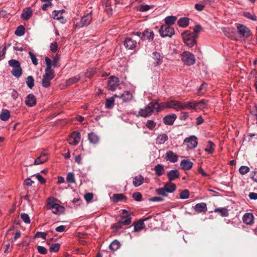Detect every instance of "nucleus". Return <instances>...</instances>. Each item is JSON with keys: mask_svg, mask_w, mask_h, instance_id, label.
I'll list each match as a JSON object with an SVG mask.
<instances>
[{"mask_svg": "<svg viewBox=\"0 0 257 257\" xmlns=\"http://www.w3.org/2000/svg\"><path fill=\"white\" fill-rule=\"evenodd\" d=\"M45 62L47 67L45 69V74L43 76L42 84L44 87L48 88L50 85L51 80L54 78L55 74L54 71L51 69V60L48 57H46Z\"/></svg>", "mask_w": 257, "mask_h": 257, "instance_id": "nucleus-1", "label": "nucleus"}, {"mask_svg": "<svg viewBox=\"0 0 257 257\" xmlns=\"http://www.w3.org/2000/svg\"><path fill=\"white\" fill-rule=\"evenodd\" d=\"M48 208L55 214H60L64 211V208L58 203V200L53 197L48 199Z\"/></svg>", "mask_w": 257, "mask_h": 257, "instance_id": "nucleus-2", "label": "nucleus"}, {"mask_svg": "<svg viewBox=\"0 0 257 257\" xmlns=\"http://www.w3.org/2000/svg\"><path fill=\"white\" fill-rule=\"evenodd\" d=\"M8 64L12 68V74L17 78H19L22 74V68L20 62L15 59H11Z\"/></svg>", "mask_w": 257, "mask_h": 257, "instance_id": "nucleus-3", "label": "nucleus"}, {"mask_svg": "<svg viewBox=\"0 0 257 257\" xmlns=\"http://www.w3.org/2000/svg\"><path fill=\"white\" fill-rule=\"evenodd\" d=\"M182 38L185 44L189 47H192L196 43L197 33H182Z\"/></svg>", "mask_w": 257, "mask_h": 257, "instance_id": "nucleus-4", "label": "nucleus"}, {"mask_svg": "<svg viewBox=\"0 0 257 257\" xmlns=\"http://www.w3.org/2000/svg\"><path fill=\"white\" fill-rule=\"evenodd\" d=\"M181 58L183 63L187 66L194 65L196 61L195 56L188 51H184L181 55Z\"/></svg>", "mask_w": 257, "mask_h": 257, "instance_id": "nucleus-5", "label": "nucleus"}, {"mask_svg": "<svg viewBox=\"0 0 257 257\" xmlns=\"http://www.w3.org/2000/svg\"><path fill=\"white\" fill-rule=\"evenodd\" d=\"M155 112L154 104L153 102H151L144 108L140 109L139 112L140 115L147 117L152 115Z\"/></svg>", "mask_w": 257, "mask_h": 257, "instance_id": "nucleus-6", "label": "nucleus"}, {"mask_svg": "<svg viewBox=\"0 0 257 257\" xmlns=\"http://www.w3.org/2000/svg\"><path fill=\"white\" fill-rule=\"evenodd\" d=\"M92 20L91 13H88L87 15L82 17L80 21L75 24L76 28H82L88 26Z\"/></svg>", "mask_w": 257, "mask_h": 257, "instance_id": "nucleus-7", "label": "nucleus"}, {"mask_svg": "<svg viewBox=\"0 0 257 257\" xmlns=\"http://www.w3.org/2000/svg\"><path fill=\"white\" fill-rule=\"evenodd\" d=\"M177 20V18L175 16H170L165 18L164 21L167 24V26H165V32H175L174 29L171 26L173 25Z\"/></svg>", "mask_w": 257, "mask_h": 257, "instance_id": "nucleus-8", "label": "nucleus"}, {"mask_svg": "<svg viewBox=\"0 0 257 257\" xmlns=\"http://www.w3.org/2000/svg\"><path fill=\"white\" fill-rule=\"evenodd\" d=\"M184 143L186 145L188 149H193L197 146V138L195 136H191L185 139Z\"/></svg>", "mask_w": 257, "mask_h": 257, "instance_id": "nucleus-9", "label": "nucleus"}, {"mask_svg": "<svg viewBox=\"0 0 257 257\" xmlns=\"http://www.w3.org/2000/svg\"><path fill=\"white\" fill-rule=\"evenodd\" d=\"M80 140V135L78 132H73L68 139V142L70 145L75 146L77 145Z\"/></svg>", "mask_w": 257, "mask_h": 257, "instance_id": "nucleus-10", "label": "nucleus"}, {"mask_svg": "<svg viewBox=\"0 0 257 257\" xmlns=\"http://www.w3.org/2000/svg\"><path fill=\"white\" fill-rule=\"evenodd\" d=\"M131 222V218L130 217H126L125 219H122L121 220H119L115 224H113L112 228L115 230H117L119 229L122 228L123 225H128Z\"/></svg>", "mask_w": 257, "mask_h": 257, "instance_id": "nucleus-11", "label": "nucleus"}, {"mask_svg": "<svg viewBox=\"0 0 257 257\" xmlns=\"http://www.w3.org/2000/svg\"><path fill=\"white\" fill-rule=\"evenodd\" d=\"M119 80L118 78L115 76H111L109 78L108 81V87L111 91L116 90L117 87L118 86Z\"/></svg>", "mask_w": 257, "mask_h": 257, "instance_id": "nucleus-12", "label": "nucleus"}, {"mask_svg": "<svg viewBox=\"0 0 257 257\" xmlns=\"http://www.w3.org/2000/svg\"><path fill=\"white\" fill-rule=\"evenodd\" d=\"M169 108H173L177 111L183 109V102L172 100L169 101Z\"/></svg>", "mask_w": 257, "mask_h": 257, "instance_id": "nucleus-13", "label": "nucleus"}, {"mask_svg": "<svg viewBox=\"0 0 257 257\" xmlns=\"http://www.w3.org/2000/svg\"><path fill=\"white\" fill-rule=\"evenodd\" d=\"M114 97L121 98L123 102H127L132 100L133 95L128 91H124L120 94H114Z\"/></svg>", "mask_w": 257, "mask_h": 257, "instance_id": "nucleus-14", "label": "nucleus"}, {"mask_svg": "<svg viewBox=\"0 0 257 257\" xmlns=\"http://www.w3.org/2000/svg\"><path fill=\"white\" fill-rule=\"evenodd\" d=\"M64 11V10L54 11L53 13V18L59 21L62 24L65 23L66 21L65 18L62 16V14Z\"/></svg>", "mask_w": 257, "mask_h": 257, "instance_id": "nucleus-15", "label": "nucleus"}, {"mask_svg": "<svg viewBox=\"0 0 257 257\" xmlns=\"http://www.w3.org/2000/svg\"><path fill=\"white\" fill-rule=\"evenodd\" d=\"M155 112H159L166 108H169V101L158 103L154 102Z\"/></svg>", "mask_w": 257, "mask_h": 257, "instance_id": "nucleus-16", "label": "nucleus"}, {"mask_svg": "<svg viewBox=\"0 0 257 257\" xmlns=\"http://www.w3.org/2000/svg\"><path fill=\"white\" fill-rule=\"evenodd\" d=\"M244 223L248 225H252L254 222V217L251 213H246L242 217Z\"/></svg>", "mask_w": 257, "mask_h": 257, "instance_id": "nucleus-17", "label": "nucleus"}, {"mask_svg": "<svg viewBox=\"0 0 257 257\" xmlns=\"http://www.w3.org/2000/svg\"><path fill=\"white\" fill-rule=\"evenodd\" d=\"M166 159L172 163H176L178 161V156L172 151H169L166 153Z\"/></svg>", "mask_w": 257, "mask_h": 257, "instance_id": "nucleus-18", "label": "nucleus"}, {"mask_svg": "<svg viewBox=\"0 0 257 257\" xmlns=\"http://www.w3.org/2000/svg\"><path fill=\"white\" fill-rule=\"evenodd\" d=\"M47 156V154L42 152L41 155L35 160L34 164L38 165L46 162L48 160Z\"/></svg>", "mask_w": 257, "mask_h": 257, "instance_id": "nucleus-19", "label": "nucleus"}, {"mask_svg": "<svg viewBox=\"0 0 257 257\" xmlns=\"http://www.w3.org/2000/svg\"><path fill=\"white\" fill-rule=\"evenodd\" d=\"M26 104L29 107H32L36 104V98L33 94H29L26 98Z\"/></svg>", "mask_w": 257, "mask_h": 257, "instance_id": "nucleus-20", "label": "nucleus"}, {"mask_svg": "<svg viewBox=\"0 0 257 257\" xmlns=\"http://www.w3.org/2000/svg\"><path fill=\"white\" fill-rule=\"evenodd\" d=\"M176 117V115L175 114L168 115L164 117L163 121L167 125H172Z\"/></svg>", "mask_w": 257, "mask_h": 257, "instance_id": "nucleus-21", "label": "nucleus"}, {"mask_svg": "<svg viewBox=\"0 0 257 257\" xmlns=\"http://www.w3.org/2000/svg\"><path fill=\"white\" fill-rule=\"evenodd\" d=\"M180 166L184 170H188L192 167L193 163L189 160H183L180 162Z\"/></svg>", "mask_w": 257, "mask_h": 257, "instance_id": "nucleus-22", "label": "nucleus"}, {"mask_svg": "<svg viewBox=\"0 0 257 257\" xmlns=\"http://www.w3.org/2000/svg\"><path fill=\"white\" fill-rule=\"evenodd\" d=\"M147 220V218L144 219L143 220H140L134 224V231L135 232H139L144 229L145 227L144 221Z\"/></svg>", "mask_w": 257, "mask_h": 257, "instance_id": "nucleus-23", "label": "nucleus"}, {"mask_svg": "<svg viewBox=\"0 0 257 257\" xmlns=\"http://www.w3.org/2000/svg\"><path fill=\"white\" fill-rule=\"evenodd\" d=\"M33 11L31 8H28L24 9L21 14V18L24 20H27L31 17Z\"/></svg>", "mask_w": 257, "mask_h": 257, "instance_id": "nucleus-24", "label": "nucleus"}, {"mask_svg": "<svg viewBox=\"0 0 257 257\" xmlns=\"http://www.w3.org/2000/svg\"><path fill=\"white\" fill-rule=\"evenodd\" d=\"M168 139V136L165 134H161L158 136L156 139V143L158 145L163 144Z\"/></svg>", "mask_w": 257, "mask_h": 257, "instance_id": "nucleus-25", "label": "nucleus"}, {"mask_svg": "<svg viewBox=\"0 0 257 257\" xmlns=\"http://www.w3.org/2000/svg\"><path fill=\"white\" fill-rule=\"evenodd\" d=\"M194 210L198 212H205L207 211L206 204L205 203H200L196 204Z\"/></svg>", "mask_w": 257, "mask_h": 257, "instance_id": "nucleus-26", "label": "nucleus"}, {"mask_svg": "<svg viewBox=\"0 0 257 257\" xmlns=\"http://www.w3.org/2000/svg\"><path fill=\"white\" fill-rule=\"evenodd\" d=\"M179 176V173L177 170H173L167 173L169 180L171 181L174 180Z\"/></svg>", "mask_w": 257, "mask_h": 257, "instance_id": "nucleus-27", "label": "nucleus"}, {"mask_svg": "<svg viewBox=\"0 0 257 257\" xmlns=\"http://www.w3.org/2000/svg\"><path fill=\"white\" fill-rule=\"evenodd\" d=\"M189 23V19L187 17L181 18L177 21L178 25L182 28L186 27Z\"/></svg>", "mask_w": 257, "mask_h": 257, "instance_id": "nucleus-28", "label": "nucleus"}, {"mask_svg": "<svg viewBox=\"0 0 257 257\" xmlns=\"http://www.w3.org/2000/svg\"><path fill=\"white\" fill-rule=\"evenodd\" d=\"M11 116L10 111L7 109H3L0 113V119L3 121L8 120Z\"/></svg>", "mask_w": 257, "mask_h": 257, "instance_id": "nucleus-29", "label": "nucleus"}, {"mask_svg": "<svg viewBox=\"0 0 257 257\" xmlns=\"http://www.w3.org/2000/svg\"><path fill=\"white\" fill-rule=\"evenodd\" d=\"M142 40H153L154 38V33H137Z\"/></svg>", "mask_w": 257, "mask_h": 257, "instance_id": "nucleus-30", "label": "nucleus"}, {"mask_svg": "<svg viewBox=\"0 0 257 257\" xmlns=\"http://www.w3.org/2000/svg\"><path fill=\"white\" fill-rule=\"evenodd\" d=\"M136 43L131 38H126L124 42V46L128 49H133L136 46Z\"/></svg>", "mask_w": 257, "mask_h": 257, "instance_id": "nucleus-31", "label": "nucleus"}, {"mask_svg": "<svg viewBox=\"0 0 257 257\" xmlns=\"http://www.w3.org/2000/svg\"><path fill=\"white\" fill-rule=\"evenodd\" d=\"M195 110L203 109L207 106V101L203 99L199 101H195Z\"/></svg>", "mask_w": 257, "mask_h": 257, "instance_id": "nucleus-32", "label": "nucleus"}, {"mask_svg": "<svg viewBox=\"0 0 257 257\" xmlns=\"http://www.w3.org/2000/svg\"><path fill=\"white\" fill-rule=\"evenodd\" d=\"M88 140L91 144H96L99 141V137L94 133L88 134Z\"/></svg>", "mask_w": 257, "mask_h": 257, "instance_id": "nucleus-33", "label": "nucleus"}, {"mask_svg": "<svg viewBox=\"0 0 257 257\" xmlns=\"http://www.w3.org/2000/svg\"><path fill=\"white\" fill-rule=\"evenodd\" d=\"M144 182V177L141 176L139 175L138 176H136L134 179H133V185L135 187H138L140 185H141Z\"/></svg>", "mask_w": 257, "mask_h": 257, "instance_id": "nucleus-34", "label": "nucleus"}, {"mask_svg": "<svg viewBox=\"0 0 257 257\" xmlns=\"http://www.w3.org/2000/svg\"><path fill=\"white\" fill-rule=\"evenodd\" d=\"M164 187L167 190L168 193H172L176 190V187L175 184L171 182L166 183L164 185Z\"/></svg>", "mask_w": 257, "mask_h": 257, "instance_id": "nucleus-35", "label": "nucleus"}, {"mask_svg": "<svg viewBox=\"0 0 257 257\" xmlns=\"http://www.w3.org/2000/svg\"><path fill=\"white\" fill-rule=\"evenodd\" d=\"M153 58L154 59L156 60L157 62L155 63V66L160 65L162 62L163 57L161 54L157 52H155L153 53Z\"/></svg>", "mask_w": 257, "mask_h": 257, "instance_id": "nucleus-36", "label": "nucleus"}, {"mask_svg": "<svg viewBox=\"0 0 257 257\" xmlns=\"http://www.w3.org/2000/svg\"><path fill=\"white\" fill-rule=\"evenodd\" d=\"M154 170L156 175L158 176H160L163 175L165 172V169L163 165L158 164L154 167Z\"/></svg>", "mask_w": 257, "mask_h": 257, "instance_id": "nucleus-37", "label": "nucleus"}, {"mask_svg": "<svg viewBox=\"0 0 257 257\" xmlns=\"http://www.w3.org/2000/svg\"><path fill=\"white\" fill-rule=\"evenodd\" d=\"M183 109L188 108L189 109L195 110V101L183 102Z\"/></svg>", "mask_w": 257, "mask_h": 257, "instance_id": "nucleus-38", "label": "nucleus"}, {"mask_svg": "<svg viewBox=\"0 0 257 257\" xmlns=\"http://www.w3.org/2000/svg\"><path fill=\"white\" fill-rule=\"evenodd\" d=\"M116 98L114 97V95L113 96L106 99L105 102V107L108 109H111L113 107L114 102V98Z\"/></svg>", "mask_w": 257, "mask_h": 257, "instance_id": "nucleus-39", "label": "nucleus"}, {"mask_svg": "<svg viewBox=\"0 0 257 257\" xmlns=\"http://www.w3.org/2000/svg\"><path fill=\"white\" fill-rule=\"evenodd\" d=\"M120 247V243L118 241L114 240L109 244V248L111 250L115 251Z\"/></svg>", "mask_w": 257, "mask_h": 257, "instance_id": "nucleus-40", "label": "nucleus"}, {"mask_svg": "<svg viewBox=\"0 0 257 257\" xmlns=\"http://www.w3.org/2000/svg\"><path fill=\"white\" fill-rule=\"evenodd\" d=\"M214 144L212 142L209 141L207 146L205 149V151L208 154H212L214 151Z\"/></svg>", "mask_w": 257, "mask_h": 257, "instance_id": "nucleus-41", "label": "nucleus"}, {"mask_svg": "<svg viewBox=\"0 0 257 257\" xmlns=\"http://www.w3.org/2000/svg\"><path fill=\"white\" fill-rule=\"evenodd\" d=\"M81 78L80 76L72 77L66 81V85H70L78 82Z\"/></svg>", "mask_w": 257, "mask_h": 257, "instance_id": "nucleus-42", "label": "nucleus"}, {"mask_svg": "<svg viewBox=\"0 0 257 257\" xmlns=\"http://www.w3.org/2000/svg\"><path fill=\"white\" fill-rule=\"evenodd\" d=\"M26 84L28 87L32 89L34 85V79L32 76H29L26 79Z\"/></svg>", "mask_w": 257, "mask_h": 257, "instance_id": "nucleus-43", "label": "nucleus"}, {"mask_svg": "<svg viewBox=\"0 0 257 257\" xmlns=\"http://www.w3.org/2000/svg\"><path fill=\"white\" fill-rule=\"evenodd\" d=\"M156 191L157 193L160 195H162L165 197L167 196L168 192L164 187L156 189Z\"/></svg>", "mask_w": 257, "mask_h": 257, "instance_id": "nucleus-44", "label": "nucleus"}, {"mask_svg": "<svg viewBox=\"0 0 257 257\" xmlns=\"http://www.w3.org/2000/svg\"><path fill=\"white\" fill-rule=\"evenodd\" d=\"M179 197L181 199H186L188 198L189 197V191L187 189L183 190L180 193Z\"/></svg>", "mask_w": 257, "mask_h": 257, "instance_id": "nucleus-45", "label": "nucleus"}, {"mask_svg": "<svg viewBox=\"0 0 257 257\" xmlns=\"http://www.w3.org/2000/svg\"><path fill=\"white\" fill-rule=\"evenodd\" d=\"M60 59V56L57 54L53 58V60H51L52 66H53L54 67H58L59 66V60Z\"/></svg>", "mask_w": 257, "mask_h": 257, "instance_id": "nucleus-46", "label": "nucleus"}, {"mask_svg": "<svg viewBox=\"0 0 257 257\" xmlns=\"http://www.w3.org/2000/svg\"><path fill=\"white\" fill-rule=\"evenodd\" d=\"M146 126L150 130H153L156 126V123L153 120H149L146 123Z\"/></svg>", "mask_w": 257, "mask_h": 257, "instance_id": "nucleus-47", "label": "nucleus"}, {"mask_svg": "<svg viewBox=\"0 0 257 257\" xmlns=\"http://www.w3.org/2000/svg\"><path fill=\"white\" fill-rule=\"evenodd\" d=\"M66 180L70 183H75V181L74 173L72 172L68 173L67 176Z\"/></svg>", "mask_w": 257, "mask_h": 257, "instance_id": "nucleus-48", "label": "nucleus"}, {"mask_svg": "<svg viewBox=\"0 0 257 257\" xmlns=\"http://www.w3.org/2000/svg\"><path fill=\"white\" fill-rule=\"evenodd\" d=\"M113 200L117 202L125 199V197L121 194H114L113 196Z\"/></svg>", "mask_w": 257, "mask_h": 257, "instance_id": "nucleus-49", "label": "nucleus"}, {"mask_svg": "<svg viewBox=\"0 0 257 257\" xmlns=\"http://www.w3.org/2000/svg\"><path fill=\"white\" fill-rule=\"evenodd\" d=\"M207 84L206 83H203L199 88L198 89V95H201L204 93V92L206 90V88L207 87Z\"/></svg>", "mask_w": 257, "mask_h": 257, "instance_id": "nucleus-50", "label": "nucleus"}, {"mask_svg": "<svg viewBox=\"0 0 257 257\" xmlns=\"http://www.w3.org/2000/svg\"><path fill=\"white\" fill-rule=\"evenodd\" d=\"M29 54L33 64L35 66L37 65L38 64V62L36 55L31 52H29Z\"/></svg>", "mask_w": 257, "mask_h": 257, "instance_id": "nucleus-51", "label": "nucleus"}, {"mask_svg": "<svg viewBox=\"0 0 257 257\" xmlns=\"http://www.w3.org/2000/svg\"><path fill=\"white\" fill-rule=\"evenodd\" d=\"M239 171L241 175H244L249 171V168L246 166H242L240 167Z\"/></svg>", "mask_w": 257, "mask_h": 257, "instance_id": "nucleus-52", "label": "nucleus"}, {"mask_svg": "<svg viewBox=\"0 0 257 257\" xmlns=\"http://www.w3.org/2000/svg\"><path fill=\"white\" fill-rule=\"evenodd\" d=\"M238 32H250L249 30L245 26L242 25H238L237 26Z\"/></svg>", "mask_w": 257, "mask_h": 257, "instance_id": "nucleus-53", "label": "nucleus"}, {"mask_svg": "<svg viewBox=\"0 0 257 257\" xmlns=\"http://www.w3.org/2000/svg\"><path fill=\"white\" fill-rule=\"evenodd\" d=\"M21 217L22 220L26 223H29L30 222V218L29 215L26 213H22L21 214Z\"/></svg>", "mask_w": 257, "mask_h": 257, "instance_id": "nucleus-54", "label": "nucleus"}, {"mask_svg": "<svg viewBox=\"0 0 257 257\" xmlns=\"http://www.w3.org/2000/svg\"><path fill=\"white\" fill-rule=\"evenodd\" d=\"M60 248V244L59 243H55L52 244L50 247V250L51 252H57Z\"/></svg>", "mask_w": 257, "mask_h": 257, "instance_id": "nucleus-55", "label": "nucleus"}, {"mask_svg": "<svg viewBox=\"0 0 257 257\" xmlns=\"http://www.w3.org/2000/svg\"><path fill=\"white\" fill-rule=\"evenodd\" d=\"M243 15L247 18H248L251 20L255 21L256 20V17L254 14H251L248 12L244 13Z\"/></svg>", "mask_w": 257, "mask_h": 257, "instance_id": "nucleus-56", "label": "nucleus"}, {"mask_svg": "<svg viewBox=\"0 0 257 257\" xmlns=\"http://www.w3.org/2000/svg\"><path fill=\"white\" fill-rule=\"evenodd\" d=\"M151 7L148 5H142L139 7V10L141 12H146L149 11Z\"/></svg>", "mask_w": 257, "mask_h": 257, "instance_id": "nucleus-57", "label": "nucleus"}, {"mask_svg": "<svg viewBox=\"0 0 257 257\" xmlns=\"http://www.w3.org/2000/svg\"><path fill=\"white\" fill-rule=\"evenodd\" d=\"M133 198L135 199V200L137 201H140L141 200L142 196V194L139 192H136L134 193L133 195Z\"/></svg>", "mask_w": 257, "mask_h": 257, "instance_id": "nucleus-58", "label": "nucleus"}, {"mask_svg": "<svg viewBox=\"0 0 257 257\" xmlns=\"http://www.w3.org/2000/svg\"><path fill=\"white\" fill-rule=\"evenodd\" d=\"M205 30L200 25H196L193 29V32L204 31Z\"/></svg>", "mask_w": 257, "mask_h": 257, "instance_id": "nucleus-59", "label": "nucleus"}, {"mask_svg": "<svg viewBox=\"0 0 257 257\" xmlns=\"http://www.w3.org/2000/svg\"><path fill=\"white\" fill-rule=\"evenodd\" d=\"M38 251L40 253L42 254H45L47 253V249L43 246H38Z\"/></svg>", "mask_w": 257, "mask_h": 257, "instance_id": "nucleus-60", "label": "nucleus"}, {"mask_svg": "<svg viewBox=\"0 0 257 257\" xmlns=\"http://www.w3.org/2000/svg\"><path fill=\"white\" fill-rule=\"evenodd\" d=\"M37 179L41 184H44L46 182V180L42 177L39 173H37L35 175Z\"/></svg>", "mask_w": 257, "mask_h": 257, "instance_id": "nucleus-61", "label": "nucleus"}, {"mask_svg": "<svg viewBox=\"0 0 257 257\" xmlns=\"http://www.w3.org/2000/svg\"><path fill=\"white\" fill-rule=\"evenodd\" d=\"M93 196L92 193H88L85 195L84 198L87 202H89L92 199Z\"/></svg>", "mask_w": 257, "mask_h": 257, "instance_id": "nucleus-62", "label": "nucleus"}, {"mask_svg": "<svg viewBox=\"0 0 257 257\" xmlns=\"http://www.w3.org/2000/svg\"><path fill=\"white\" fill-rule=\"evenodd\" d=\"M57 48H58V46L56 42H54V43H52L51 44L50 49L52 52H56L57 50Z\"/></svg>", "mask_w": 257, "mask_h": 257, "instance_id": "nucleus-63", "label": "nucleus"}, {"mask_svg": "<svg viewBox=\"0 0 257 257\" xmlns=\"http://www.w3.org/2000/svg\"><path fill=\"white\" fill-rule=\"evenodd\" d=\"M205 4V3L204 4H196L195 5V8L197 11H201L203 9Z\"/></svg>", "mask_w": 257, "mask_h": 257, "instance_id": "nucleus-64", "label": "nucleus"}]
</instances>
